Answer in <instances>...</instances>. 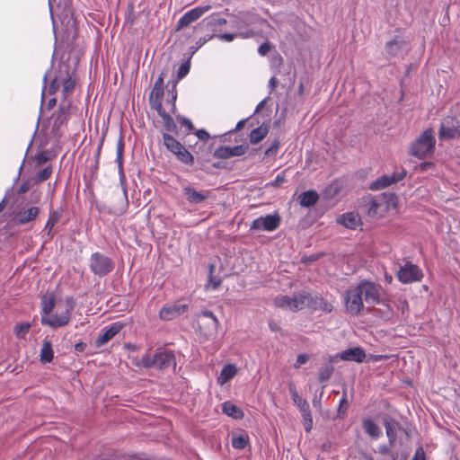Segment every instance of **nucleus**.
Here are the masks:
<instances>
[{
	"instance_id": "nucleus-45",
	"label": "nucleus",
	"mask_w": 460,
	"mask_h": 460,
	"mask_svg": "<svg viewBox=\"0 0 460 460\" xmlns=\"http://www.w3.org/2000/svg\"><path fill=\"white\" fill-rule=\"evenodd\" d=\"M52 174V167L47 166L43 170L40 171L37 174V182H42L48 180Z\"/></svg>"
},
{
	"instance_id": "nucleus-63",
	"label": "nucleus",
	"mask_w": 460,
	"mask_h": 460,
	"mask_svg": "<svg viewBox=\"0 0 460 460\" xmlns=\"http://www.w3.org/2000/svg\"><path fill=\"white\" fill-rule=\"evenodd\" d=\"M86 348V344L84 342H78L75 345V349L77 352H83Z\"/></svg>"
},
{
	"instance_id": "nucleus-27",
	"label": "nucleus",
	"mask_w": 460,
	"mask_h": 460,
	"mask_svg": "<svg viewBox=\"0 0 460 460\" xmlns=\"http://www.w3.org/2000/svg\"><path fill=\"white\" fill-rule=\"evenodd\" d=\"M298 409L303 418L305 430L308 433L312 430L314 424L309 403H304Z\"/></svg>"
},
{
	"instance_id": "nucleus-23",
	"label": "nucleus",
	"mask_w": 460,
	"mask_h": 460,
	"mask_svg": "<svg viewBox=\"0 0 460 460\" xmlns=\"http://www.w3.org/2000/svg\"><path fill=\"white\" fill-rule=\"evenodd\" d=\"M311 301V295L307 292L302 291L296 293L292 296V312H297L305 307H308Z\"/></svg>"
},
{
	"instance_id": "nucleus-42",
	"label": "nucleus",
	"mask_w": 460,
	"mask_h": 460,
	"mask_svg": "<svg viewBox=\"0 0 460 460\" xmlns=\"http://www.w3.org/2000/svg\"><path fill=\"white\" fill-rule=\"evenodd\" d=\"M31 328V324L28 323L18 324L14 327V332L19 339H25L29 330Z\"/></svg>"
},
{
	"instance_id": "nucleus-48",
	"label": "nucleus",
	"mask_w": 460,
	"mask_h": 460,
	"mask_svg": "<svg viewBox=\"0 0 460 460\" xmlns=\"http://www.w3.org/2000/svg\"><path fill=\"white\" fill-rule=\"evenodd\" d=\"M189 71H190V62L187 61V62L182 63L178 70V75H177L178 79H182L184 76L187 75Z\"/></svg>"
},
{
	"instance_id": "nucleus-47",
	"label": "nucleus",
	"mask_w": 460,
	"mask_h": 460,
	"mask_svg": "<svg viewBox=\"0 0 460 460\" xmlns=\"http://www.w3.org/2000/svg\"><path fill=\"white\" fill-rule=\"evenodd\" d=\"M379 203L376 199H371L368 203V215L372 217H377L380 215L378 209H379Z\"/></svg>"
},
{
	"instance_id": "nucleus-26",
	"label": "nucleus",
	"mask_w": 460,
	"mask_h": 460,
	"mask_svg": "<svg viewBox=\"0 0 460 460\" xmlns=\"http://www.w3.org/2000/svg\"><path fill=\"white\" fill-rule=\"evenodd\" d=\"M237 374V367L233 364L226 365L217 377V383L221 385L234 378Z\"/></svg>"
},
{
	"instance_id": "nucleus-16",
	"label": "nucleus",
	"mask_w": 460,
	"mask_h": 460,
	"mask_svg": "<svg viewBox=\"0 0 460 460\" xmlns=\"http://www.w3.org/2000/svg\"><path fill=\"white\" fill-rule=\"evenodd\" d=\"M71 102L64 100L60 104L58 110L53 114V128L58 129L65 122L67 121L70 116Z\"/></svg>"
},
{
	"instance_id": "nucleus-37",
	"label": "nucleus",
	"mask_w": 460,
	"mask_h": 460,
	"mask_svg": "<svg viewBox=\"0 0 460 460\" xmlns=\"http://www.w3.org/2000/svg\"><path fill=\"white\" fill-rule=\"evenodd\" d=\"M55 306V299L53 296H43L41 300L42 315H50Z\"/></svg>"
},
{
	"instance_id": "nucleus-50",
	"label": "nucleus",
	"mask_w": 460,
	"mask_h": 460,
	"mask_svg": "<svg viewBox=\"0 0 460 460\" xmlns=\"http://www.w3.org/2000/svg\"><path fill=\"white\" fill-rule=\"evenodd\" d=\"M150 103L151 106L157 111L160 117L163 112H165L162 107L161 99H153V101H150Z\"/></svg>"
},
{
	"instance_id": "nucleus-49",
	"label": "nucleus",
	"mask_w": 460,
	"mask_h": 460,
	"mask_svg": "<svg viewBox=\"0 0 460 460\" xmlns=\"http://www.w3.org/2000/svg\"><path fill=\"white\" fill-rule=\"evenodd\" d=\"M164 95V88L153 87L149 101H153V99H161Z\"/></svg>"
},
{
	"instance_id": "nucleus-7",
	"label": "nucleus",
	"mask_w": 460,
	"mask_h": 460,
	"mask_svg": "<svg viewBox=\"0 0 460 460\" xmlns=\"http://www.w3.org/2000/svg\"><path fill=\"white\" fill-rule=\"evenodd\" d=\"M358 285L363 295V299L367 305H374L382 303L383 288L380 285L367 280L360 281Z\"/></svg>"
},
{
	"instance_id": "nucleus-46",
	"label": "nucleus",
	"mask_w": 460,
	"mask_h": 460,
	"mask_svg": "<svg viewBox=\"0 0 460 460\" xmlns=\"http://www.w3.org/2000/svg\"><path fill=\"white\" fill-rule=\"evenodd\" d=\"M161 118L163 119L166 130L172 131L174 129L175 123L170 115H168L166 112H163V114H161Z\"/></svg>"
},
{
	"instance_id": "nucleus-39",
	"label": "nucleus",
	"mask_w": 460,
	"mask_h": 460,
	"mask_svg": "<svg viewBox=\"0 0 460 460\" xmlns=\"http://www.w3.org/2000/svg\"><path fill=\"white\" fill-rule=\"evenodd\" d=\"M175 155L179 161L185 164L191 165L194 163L193 155L184 146L179 152H175Z\"/></svg>"
},
{
	"instance_id": "nucleus-12",
	"label": "nucleus",
	"mask_w": 460,
	"mask_h": 460,
	"mask_svg": "<svg viewBox=\"0 0 460 460\" xmlns=\"http://www.w3.org/2000/svg\"><path fill=\"white\" fill-rule=\"evenodd\" d=\"M188 305L174 303L163 306L159 312V317L163 321H171L184 314L188 309Z\"/></svg>"
},
{
	"instance_id": "nucleus-11",
	"label": "nucleus",
	"mask_w": 460,
	"mask_h": 460,
	"mask_svg": "<svg viewBox=\"0 0 460 460\" xmlns=\"http://www.w3.org/2000/svg\"><path fill=\"white\" fill-rule=\"evenodd\" d=\"M248 149L249 146L246 144L234 146H221L214 151L213 156L217 159H229L245 155Z\"/></svg>"
},
{
	"instance_id": "nucleus-2",
	"label": "nucleus",
	"mask_w": 460,
	"mask_h": 460,
	"mask_svg": "<svg viewBox=\"0 0 460 460\" xmlns=\"http://www.w3.org/2000/svg\"><path fill=\"white\" fill-rule=\"evenodd\" d=\"M59 86H62V93L64 100H66V96L70 94L75 86V78L73 72H70L69 66L66 64H61L56 72L55 77L53 78L49 92L55 93Z\"/></svg>"
},
{
	"instance_id": "nucleus-41",
	"label": "nucleus",
	"mask_w": 460,
	"mask_h": 460,
	"mask_svg": "<svg viewBox=\"0 0 460 460\" xmlns=\"http://www.w3.org/2000/svg\"><path fill=\"white\" fill-rule=\"evenodd\" d=\"M334 367L331 364H327L324 367H323L319 372V380L320 382H325L332 376L333 373Z\"/></svg>"
},
{
	"instance_id": "nucleus-51",
	"label": "nucleus",
	"mask_w": 460,
	"mask_h": 460,
	"mask_svg": "<svg viewBox=\"0 0 460 460\" xmlns=\"http://www.w3.org/2000/svg\"><path fill=\"white\" fill-rule=\"evenodd\" d=\"M272 49V46L270 43L269 42H264L263 44H261L259 49H258V52L261 56H266L270 50Z\"/></svg>"
},
{
	"instance_id": "nucleus-57",
	"label": "nucleus",
	"mask_w": 460,
	"mask_h": 460,
	"mask_svg": "<svg viewBox=\"0 0 460 460\" xmlns=\"http://www.w3.org/2000/svg\"><path fill=\"white\" fill-rule=\"evenodd\" d=\"M179 120L181 122V124L183 126H185L188 128V130H190V131L193 130L194 127H193L192 122L190 119H188L186 118H181Z\"/></svg>"
},
{
	"instance_id": "nucleus-22",
	"label": "nucleus",
	"mask_w": 460,
	"mask_h": 460,
	"mask_svg": "<svg viewBox=\"0 0 460 460\" xmlns=\"http://www.w3.org/2000/svg\"><path fill=\"white\" fill-rule=\"evenodd\" d=\"M199 318L200 319L199 322V323L200 322H202L203 319L208 320V323H206L208 329L204 332L206 336L211 337L217 332L219 323L215 314L211 311L207 310L201 312V314L199 315Z\"/></svg>"
},
{
	"instance_id": "nucleus-53",
	"label": "nucleus",
	"mask_w": 460,
	"mask_h": 460,
	"mask_svg": "<svg viewBox=\"0 0 460 460\" xmlns=\"http://www.w3.org/2000/svg\"><path fill=\"white\" fill-rule=\"evenodd\" d=\"M308 360V356L305 354H299L296 358V361L295 363V367H299L300 366L305 364Z\"/></svg>"
},
{
	"instance_id": "nucleus-34",
	"label": "nucleus",
	"mask_w": 460,
	"mask_h": 460,
	"mask_svg": "<svg viewBox=\"0 0 460 460\" xmlns=\"http://www.w3.org/2000/svg\"><path fill=\"white\" fill-rule=\"evenodd\" d=\"M363 428L374 438H379L382 434L380 428L370 419L364 420Z\"/></svg>"
},
{
	"instance_id": "nucleus-64",
	"label": "nucleus",
	"mask_w": 460,
	"mask_h": 460,
	"mask_svg": "<svg viewBox=\"0 0 460 460\" xmlns=\"http://www.w3.org/2000/svg\"><path fill=\"white\" fill-rule=\"evenodd\" d=\"M269 327L272 332H279L280 330V327L279 326V324L273 321H270L269 323Z\"/></svg>"
},
{
	"instance_id": "nucleus-21",
	"label": "nucleus",
	"mask_w": 460,
	"mask_h": 460,
	"mask_svg": "<svg viewBox=\"0 0 460 460\" xmlns=\"http://www.w3.org/2000/svg\"><path fill=\"white\" fill-rule=\"evenodd\" d=\"M338 356L342 360L361 363L366 358V353L361 347H352L341 351Z\"/></svg>"
},
{
	"instance_id": "nucleus-62",
	"label": "nucleus",
	"mask_w": 460,
	"mask_h": 460,
	"mask_svg": "<svg viewBox=\"0 0 460 460\" xmlns=\"http://www.w3.org/2000/svg\"><path fill=\"white\" fill-rule=\"evenodd\" d=\"M397 205V198L395 195L392 194L390 195V199L388 200V207H394L395 208Z\"/></svg>"
},
{
	"instance_id": "nucleus-60",
	"label": "nucleus",
	"mask_w": 460,
	"mask_h": 460,
	"mask_svg": "<svg viewBox=\"0 0 460 460\" xmlns=\"http://www.w3.org/2000/svg\"><path fill=\"white\" fill-rule=\"evenodd\" d=\"M47 161H48V156L44 153H41L37 155V164H42L46 163Z\"/></svg>"
},
{
	"instance_id": "nucleus-59",
	"label": "nucleus",
	"mask_w": 460,
	"mask_h": 460,
	"mask_svg": "<svg viewBox=\"0 0 460 460\" xmlns=\"http://www.w3.org/2000/svg\"><path fill=\"white\" fill-rule=\"evenodd\" d=\"M31 186L29 182H24L21 185V187L18 190L19 194H24L30 190Z\"/></svg>"
},
{
	"instance_id": "nucleus-6",
	"label": "nucleus",
	"mask_w": 460,
	"mask_h": 460,
	"mask_svg": "<svg viewBox=\"0 0 460 460\" xmlns=\"http://www.w3.org/2000/svg\"><path fill=\"white\" fill-rule=\"evenodd\" d=\"M90 269L93 273L100 277L109 274L114 268L111 258L100 252H94L90 258Z\"/></svg>"
},
{
	"instance_id": "nucleus-9",
	"label": "nucleus",
	"mask_w": 460,
	"mask_h": 460,
	"mask_svg": "<svg viewBox=\"0 0 460 460\" xmlns=\"http://www.w3.org/2000/svg\"><path fill=\"white\" fill-rule=\"evenodd\" d=\"M398 279L404 284L420 281L423 273L419 266L411 262H406L397 272Z\"/></svg>"
},
{
	"instance_id": "nucleus-28",
	"label": "nucleus",
	"mask_w": 460,
	"mask_h": 460,
	"mask_svg": "<svg viewBox=\"0 0 460 460\" xmlns=\"http://www.w3.org/2000/svg\"><path fill=\"white\" fill-rule=\"evenodd\" d=\"M270 127L267 124H261L250 133V142L253 145L260 143L269 133Z\"/></svg>"
},
{
	"instance_id": "nucleus-17",
	"label": "nucleus",
	"mask_w": 460,
	"mask_h": 460,
	"mask_svg": "<svg viewBox=\"0 0 460 460\" xmlns=\"http://www.w3.org/2000/svg\"><path fill=\"white\" fill-rule=\"evenodd\" d=\"M405 172L402 173H393L392 175H383L373 181L369 188L372 190H379L385 189L392 184H394L403 179Z\"/></svg>"
},
{
	"instance_id": "nucleus-24",
	"label": "nucleus",
	"mask_w": 460,
	"mask_h": 460,
	"mask_svg": "<svg viewBox=\"0 0 460 460\" xmlns=\"http://www.w3.org/2000/svg\"><path fill=\"white\" fill-rule=\"evenodd\" d=\"M338 222L349 229H356L360 223V217L354 212H348L338 218Z\"/></svg>"
},
{
	"instance_id": "nucleus-44",
	"label": "nucleus",
	"mask_w": 460,
	"mask_h": 460,
	"mask_svg": "<svg viewBox=\"0 0 460 460\" xmlns=\"http://www.w3.org/2000/svg\"><path fill=\"white\" fill-rule=\"evenodd\" d=\"M123 151H124V143L123 140L120 138L117 143V157L116 161L118 163L119 170L122 171V156H123Z\"/></svg>"
},
{
	"instance_id": "nucleus-40",
	"label": "nucleus",
	"mask_w": 460,
	"mask_h": 460,
	"mask_svg": "<svg viewBox=\"0 0 460 460\" xmlns=\"http://www.w3.org/2000/svg\"><path fill=\"white\" fill-rule=\"evenodd\" d=\"M249 442V438L247 435H239L233 436L232 438V446L235 449H243Z\"/></svg>"
},
{
	"instance_id": "nucleus-55",
	"label": "nucleus",
	"mask_w": 460,
	"mask_h": 460,
	"mask_svg": "<svg viewBox=\"0 0 460 460\" xmlns=\"http://www.w3.org/2000/svg\"><path fill=\"white\" fill-rule=\"evenodd\" d=\"M285 181V173L281 172L277 175L276 179L274 180V181H272L271 185L275 187H279Z\"/></svg>"
},
{
	"instance_id": "nucleus-20",
	"label": "nucleus",
	"mask_w": 460,
	"mask_h": 460,
	"mask_svg": "<svg viewBox=\"0 0 460 460\" xmlns=\"http://www.w3.org/2000/svg\"><path fill=\"white\" fill-rule=\"evenodd\" d=\"M123 324L121 323H113L108 328L103 329L102 334H101L95 341L97 347H101L111 341L116 334H118L122 329Z\"/></svg>"
},
{
	"instance_id": "nucleus-54",
	"label": "nucleus",
	"mask_w": 460,
	"mask_h": 460,
	"mask_svg": "<svg viewBox=\"0 0 460 460\" xmlns=\"http://www.w3.org/2000/svg\"><path fill=\"white\" fill-rule=\"evenodd\" d=\"M166 75H167L166 71L161 72L159 77L157 78V80L155 81V83L154 84V87L164 88V77L166 76Z\"/></svg>"
},
{
	"instance_id": "nucleus-36",
	"label": "nucleus",
	"mask_w": 460,
	"mask_h": 460,
	"mask_svg": "<svg viewBox=\"0 0 460 460\" xmlns=\"http://www.w3.org/2000/svg\"><path fill=\"white\" fill-rule=\"evenodd\" d=\"M253 35H254V32L252 31H247L245 32H239V33H223V34L217 35V37L220 40L231 42L237 37L247 39V38L252 37Z\"/></svg>"
},
{
	"instance_id": "nucleus-4",
	"label": "nucleus",
	"mask_w": 460,
	"mask_h": 460,
	"mask_svg": "<svg viewBox=\"0 0 460 460\" xmlns=\"http://www.w3.org/2000/svg\"><path fill=\"white\" fill-rule=\"evenodd\" d=\"M435 143L434 132L431 128H428L412 144L411 153L418 158H425L433 153Z\"/></svg>"
},
{
	"instance_id": "nucleus-58",
	"label": "nucleus",
	"mask_w": 460,
	"mask_h": 460,
	"mask_svg": "<svg viewBox=\"0 0 460 460\" xmlns=\"http://www.w3.org/2000/svg\"><path fill=\"white\" fill-rule=\"evenodd\" d=\"M412 460H426L425 459L424 452H423V450L421 448L418 449L415 452V455H414Z\"/></svg>"
},
{
	"instance_id": "nucleus-38",
	"label": "nucleus",
	"mask_w": 460,
	"mask_h": 460,
	"mask_svg": "<svg viewBox=\"0 0 460 460\" xmlns=\"http://www.w3.org/2000/svg\"><path fill=\"white\" fill-rule=\"evenodd\" d=\"M61 217V213L59 211H51L49 217V219L44 227V231L49 235L55 225L58 222Z\"/></svg>"
},
{
	"instance_id": "nucleus-61",
	"label": "nucleus",
	"mask_w": 460,
	"mask_h": 460,
	"mask_svg": "<svg viewBox=\"0 0 460 460\" xmlns=\"http://www.w3.org/2000/svg\"><path fill=\"white\" fill-rule=\"evenodd\" d=\"M278 83V79L274 76L270 79L269 87L270 88V91H273L277 87Z\"/></svg>"
},
{
	"instance_id": "nucleus-25",
	"label": "nucleus",
	"mask_w": 460,
	"mask_h": 460,
	"mask_svg": "<svg viewBox=\"0 0 460 460\" xmlns=\"http://www.w3.org/2000/svg\"><path fill=\"white\" fill-rule=\"evenodd\" d=\"M308 307L314 310H322L325 313H331L332 311V305L326 299L319 296L313 297L311 296V301L308 304Z\"/></svg>"
},
{
	"instance_id": "nucleus-3",
	"label": "nucleus",
	"mask_w": 460,
	"mask_h": 460,
	"mask_svg": "<svg viewBox=\"0 0 460 460\" xmlns=\"http://www.w3.org/2000/svg\"><path fill=\"white\" fill-rule=\"evenodd\" d=\"M74 308V299L72 297H66L64 309L57 311L54 314L41 315V323L51 328L66 326L70 321V315Z\"/></svg>"
},
{
	"instance_id": "nucleus-13",
	"label": "nucleus",
	"mask_w": 460,
	"mask_h": 460,
	"mask_svg": "<svg viewBox=\"0 0 460 460\" xmlns=\"http://www.w3.org/2000/svg\"><path fill=\"white\" fill-rule=\"evenodd\" d=\"M210 5L195 7L184 13L177 23V30H181L200 18L206 12L209 11Z\"/></svg>"
},
{
	"instance_id": "nucleus-35",
	"label": "nucleus",
	"mask_w": 460,
	"mask_h": 460,
	"mask_svg": "<svg viewBox=\"0 0 460 460\" xmlns=\"http://www.w3.org/2000/svg\"><path fill=\"white\" fill-rule=\"evenodd\" d=\"M163 139L166 148L174 155L175 152H179V150L183 146L176 138L169 134H164Z\"/></svg>"
},
{
	"instance_id": "nucleus-15",
	"label": "nucleus",
	"mask_w": 460,
	"mask_h": 460,
	"mask_svg": "<svg viewBox=\"0 0 460 460\" xmlns=\"http://www.w3.org/2000/svg\"><path fill=\"white\" fill-rule=\"evenodd\" d=\"M38 207L22 208L13 216V221L18 225H24L36 219L39 216Z\"/></svg>"
},
{
	"instance_id": "nucleus-33",
	"label": "nucleus",
	"mask_w": 460,
	"mask_h": 460,
	"mask_svg": "<svg viewBox=\"0 0 460 460\" xmlns=\"http://www.w3.org/2000/svg\"><path fill=\"white\" fill-rule=\"evenodd\" d=\"M274 305L278 308L292 312V296L279 295L274 298Z\"/></svg>"
},
{
	"instance_id": "nucleus-18",
	"label": "nucleus",
	"mask_w": 460,
	"mask_h": 460,
	"mask_svg": "<svg viewBox=\"0 0 460 460\" xmlns=\"http://www.w3.org/2000/svg\"><path fill=\"white\" fill-rule=\"evenodd\" d=\"M256 21H259L261 24H266L268 27H270L267 21L260 19L249 12H240L237 15L234 16L233 24L235 28L240 29L242 27L249 26L254 23Z\"/></svg>"
},
{
	"instance_id": "nucleus-8",
	"label": "nucleus",
	"mask_w": 460,
	"mask_h": 460,
	"mask_svg": "<svg viewBox=\"0 0 460 460\" xmlns=\"http://www.w3.org/2000/svg\"><path fill=\"white\" fill-rule=\"evenodd\" d=\"M409 41V36L403 33L394 35L385 46V55L386 58L401 55L405 50Z\"/></svg>"
},
{
	"instance_id": "nucleus-43",
	"label": "nucleus",
	"mask_w": 460,
	"mask_h": 460,
	"mask_svg": "<svg viewBox=\"0 0 460 460\" xmlns=\"http://www.w3.org/2000/svg\"><path fill=\"white\" fill-rule=\"evenodd\" d=\"M289 393H290L291 398L293 400V402L296 405L297 408L300 407L301 405H303L304 403L308 402L305 399L302 398L298 394V393L294 385H290Z\"/></svg>"
},
{
	"instance_id": "nucleus-56",
	"label": "nucleus",
	"mask_w": 460,
	"mask_h": 460,
	"mask_svg": "<svg viewBox=\"0 0 460 460\" xmlns=\"http://www.w3.org/2000/svg\"><path fill=\"white\" fill-rule=\"evenodd\" d=\"M195 134L200 140H207L209 137V134L205 129H199Z\"/></svg>"
},
{
	"instance_id": "nucleus-30",
	"label": "nucleus",
	"mask_w": 460,
	"mask_h": 460,
	"mask_svg": "<svg viewBox=\"0 0 460 460\" xmlns=\"http://www.w3.org/2000/svg\"><path fill=\"white\" fill-rule=\"evenodd\" d=\"M384 425L390 443H394L396 439L397 430L400 428V424L394 420L385 419Z\"/></svg>"
},
{
	"instance_id": "nucleus-52",
	"label": "nucleus",
	"mask_w": 460,
	"mask_h": 460,
	"mask_svg": "<svg viewBox=\"0 0 460 460\" xmlns=\"http://www.w3.org/2000/svg\"><path fill=\"white\" fill-rule=\"evenodd\" d=\"M279 146V142L275 140L272 145L265 151V155H273L277 153Z\"/></svg>"
},
{
	"instance_id": "nucleus-32",
	"label": "nucleus",
	"mask_w": 460,
	"mask_h": 460,
	"mask_svg": "<svg viewBox=\"0 0 460 460\" xmlns=\"http://www.w3.org/2000/svg\"><path fill=\"white\" fill-rule=\"evenodd\" d=\"M318 198V194L314 190L303 192L299 197L300 204L303 207H311L317 202Z\"/></svg>"
},
{
	"instance_id": "nucleus-19",
	"label": "nucleus",
	"mask_w": 460,
	"mask_h": 460,
	"mask_svg": "<svg viewBox=\"0 0 460 460\" xmlns=\"http://www.w3.org/2000/svg\"><path fill=\"white\" fill-rule=\"evenodd\" d=\"M182 192L186 199L190 204H200L208 199L210 190H197L190 186H185L182 189Z\"/></svg>"
},
{
	"instance_id": "nucleus-10",
	"label": "nucleus",
	"mask_w": 460,
	"mask_h": 460,
	"mask_svg": "<svg viewBox=\"0 0 460 460\" xmlns=\"http://www.w3.org/2000/svg\"><path fill=\"white\" fill-rule=\"evenodd\" d=\"M280 224V217L279 215H267L265 217H260L254 219L252 223V230H263V231H274L279 227Z\"/></svg>"
},
{
	"instance_id": "nucleus-5",
	"label": "nucleus",
	"mask_w": 460,
	"mask_h": 460,
	"mask_svg": "<svg viewBox=\"0 0 460 460\" xmlns=\"http://www.w3.org/2000/svg\"><path fill=\"white\" fill-rule=\"evenodd\" d=\"M344 299L349 314L358 315L363 310L364 299L358 285L349 287L344 295Z\"/></svg>"
},
{
	"instance_id": "nucleus-29",
	"label": "nucleus",
	"mask_w": 460,
	"mask_h": 460,
	"mask_svg": "<svg viewBox=\"0 0 460 460\" xmlns=\"http://www.w3.org/2000/svg\"><path fill=\"white\" fill-rule=\"evenodd\" d=\"M53 358L52 343L48 340H44L40 349V360L41 363H49L53 360Z\"/></svg>"
},
{
	"instance_id": "nucleus-14",
	"label": "nucleus",
	"mask_w": 460,
	"mask_h": 460,
	"mask_svg": "<svg viewBox=\"0 0 460 460\" xmlns=\"http://www.w3.org/2000/svg\"><path fill=\"white\" fill-rule=\"evenodd\" d=\"M460 131L453 119H444L439 127L438 137L442 140H449L458 137Z\"/></svg>"
},
{
	"instance_id": "nucleus-1",
	"label": "nucleus",
	"mask_w": 460,
	"mask_h": 460,
	"mask_svg": "<svg viewBox=\"0 0 460 460\" xmlns=\"http://www.w3.org/2000/svg\"><path fill=\"white\" fill-rule=\"evenodd\" d=\"M138 366L146 368L155 367L158 369H165L170 367H175V356L171 350L158 349L153 356L148 353L143 355Z\"/></svg>"
},
{
	"instance_id": "nucleus-31",
	"label": "nucleus",
	"mask_w": 460,
	"mask_h": 460,
	"mask_svg": "<svg viewBox=\"0 0 460 460\" xmlns=\"http://www.w3.org/2000/svg\"><path fill=\"white\" fill-rule=\"evenodd\" d=\"M222 410L225 414L234 419L240 420L243 417V411L230 402H224Z\"/></svg>"
}]
</instances>
